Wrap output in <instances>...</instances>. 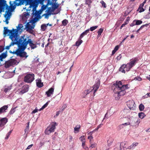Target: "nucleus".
<instances>
[{
    "label": "nucleus",
    "mask_w": 150,
    "mask_h": 150,
    "mask_svg": "<svg viewBox=\"0 0 150 150\" xmlns=\"http://www.w3.org/2000/svg\"><path fill=\"white\" fill-rule=\"evenodd\" d=\"M7 122V119L6 118H2L0 120V128L4 127Z\"/></svg>",
    "instance_id": "nucleus-15"
},
{
    "label": "nucleus",
    "mask_w": 150,
    "mask_h": 150,
    "mask_svg": "<svg viewBox=\"0 0 150 150\" xmlns=\"http://www.w3.org/2000/svg\"><path fill=\"white\" fill-rule=\"evenodd\" d=\"M48 4L50 5H52V8L53 9V10H55L56 9H57L59 6V5L57 3H53L52 2H50L48 1Z\"/></svg>",
    "instance_id": "nucleus-20"
},
{
    "label": "nucleus",
    "mask_w": 150,
    "mask_h": 150,
    "mask_svg": "<svg viewBox=\"0 0 150 150\" xmlns=\"http://www.w3.org/2000/svg\"><path fill=\"white\" fill-rule=\"evenodd\" d=\"M6 1L5 0H0V13L2 11H4L5 7H6V9L7 11H6L4 15V17H6L7 15L9 16L11 15V12L9 11V9L8 6L6 3Z\"/></svg>",
    "instance_id": "nucleus-3"
},
{
    "label": "nucleus",
    "mask_w": 150,
    "mask_h": 150,
    "mask_svg": "<svg viewBox=\"0 0 150 150\" xmlns=\"http://www.w3.org/2000/svg\"><path fill=\"white\" fill-rule=\"evenodd\" d=\"M139 9H140V10L139 11L140 13H141L142 12H143L144 11V9L143 8H141Z\"/></svg>",
    "instance_id": "nucleus-62"
},
{
    "label": "nucleus",
    "mask_w": 150,
    "mask_h": 150,
    "mask_svg": "<svg viewBox=\"0 0 150 150\" xmlns=\"http://www.w3.org/2000/svg\"><path fill=\"white\" fill-rule=\"evenodd\" d=\"M17 108V107H15L12 108L10 111L9 113L10 114H13L15 112L16 110V108Z\"/></svg>",
    "instance_id": "nucleus-35"
},
{
    "label": "nucleus",
    "mask_w": 150,
    "mask_h": 150,
    "mask_svg": "<svg viewBox=\"0 0 150 150\" xmlns=\"http://www.w3.org/2000/svg\"><path fill=\"white\" fill-rule=\"evenodd\" d=\"M54 11L53 10V9L51 7H49L47 9V13L48 14L50 15L51 14V12L53 11Z\"/></svg>",
    "instance_id": "nucleus-40"
},
{
    "label": "nucleus",
    "mask_w": 150,
    "mask_h": 150,
    "mask_svg": "<svg viewBox=\"0 0 150 150\" xmlns=\"http://www.w3.org/2000/svg\"><path fill=\"white\" fill-rule=\"evenodd\" d=\"M57 125V124L56 122H52L50 124V127H48L45 129V133L46 134L49 135L51 132H53L54 131V129L56 128V126Z\"/></svg>",
    "instance_id": "nucleus-8"
},
{
    "label": "nucleus",
    "mask_w": 150,
    "mask_h": 150,
    "mask_svg": "<svg viewBox=\"0 0 150 150\" xmlns=\"http://www.w3.org/2000/svg\"><path fill=\"white\" fill-rule=\"evenodd\" d=\"M49 23H47V24H43L42 25H41V29L42 30V31H45L46 28L47 27Z\"/></svg>",
    "instance_id": "nucleus-26"
},
{
    "label": "nucleus",
    "mask_w": 150,
    "mask_h": 150,
    "mask_svg": "<svg viewBox=\"0 0 150 150\" xmlns=\"http://www.w3.org/2000/svg\"><path fill=\"white\" fill-rule=\"evenodd\" d=\"M25 0H15L14 3L17 6H20L23 4Z\"/></svg>",
    "instance_id": "nucleus-19"
},
{
    "label": "nucleus",
    "mask_w": 150,
    "mask_h": 150,
    "mask_svg": "<svg viewBox=\"0 0 150 150\" xmlns=\"http://www.w3.org/2000/svg\"><path fill=\"white\" fill-rule=\"evenodd\" d=\"M8 108L7 105H4L0 108V114L2 113L6 112L5 110H7Z\"/></svg>",
    "instance_id": "nucleus-22"
},
{
    "label": "nucleus",
    "mask_w": 150,
    "mask_h": 150,
    "mask_svg": "<svg viewBox=\"0 0 150 150\" xmlns=\"http://www.w3.org/2000/svg\"><path fill=\"white\" fill-rule=\"evenodd\" d=\"M91 91H90L89 90H86L85 91H84V92H83V93L84 94H85L86 95H85V96H84V98H85L86 96L89 93L91 92Z\"/></svg>",
    "instance_id": "nucleus-46"
},
{
    "label": "nucleus",
    "mask_w": 150,
    "mask_h": 150,
    "mask_svg": "<svg viewBox=\"0 0 150 150\" xmlns=\"http://www.w3.org/2000/svg\"><path fill=\"white\" fill-rule=\"evenodd\" d=\"M37 86L38 88H41L43 86V83L41 82L40 79H38L36 80Z\"/></svg>",
    "instance_id": "nucleus-18"
},
{
    "label": "nucleus",
    "mask_w": 150,
    "mask_h": 150,
    "mask_svg": "<svg viewBox=\"0 0 150 150\" xmlns=\"http://www.w3.org/2000/svg\"><path fill=\"white\" fill-rule=\"evenodd\" d=\"M11 2L10 1V6H8V7L9 9L10 8L11 11H13L15 8L16 7L15 6L13 5V4H11ZM9 11H10V10Z\"/></svg>",
    "instance_id": "nucleus-37"
},
{
    "label": "nucleus",
    "mask_w": 150,
    "mask_h": 150,
    "mask_svg": "<svg viewBox=\"0 0 150 150\" xmlns=\"http://www.w3.org/2000/svg\"><path fill=\"white\" fill-rule=\"evenodd\" d=\"M138 144V143L134 142L131 145L129 146L128 149H134L135 146H137Z\"/></svg>",
    "instance_id": "nucleus-24"
},
{
    "label": "nucleus",
    "mask_w": 150,
    "mask_h": 150,
    "mask_svg": "<svg viewBox=\"0 0 150 150\" xmlns=\"http://www.w3.org/2000/svg\"><path fill=\"white\" fill-rule=\"evenodd\" d=\"M134 21L135 22V24L137 25H139L142 23V21L138 20H135Z\"/></svg>",
    "instance_id": "nucleus-36"
},
{
    "label": "nucleus",
    "mask_w": 150,
    "mask_h": 150,
    "mask_svg": "<svg viewBox=\"0 0 150 150\" xmlns=\"http://www.w3.org/2000/svg\"><path fill=\"white\" fill-rule=\"evenodd\" d=\"M40 18V17L39 15H38V16H37L35 17L32 20V22L33 23H35Z\"/></svg>",
    "instance_id": "nucleus-29"
},
{
    "label": "nucleus",
    "mask_w": 150,
    "mask_h": 150,
    "mask_svg": "<svg viewBox=\"0 0 150 150\" xmlns=\"http://www.w3.org/2000/svg\"><path fill=\"white\" fill-rule=\"evenodd\" d=\"M29 89V86L28 85H24L23 87L22 90L20 91L21 93L23 94L27 92Z\"/></svg>",
    "instance_id": "nucleus-17"
},
{
    "label": "nucleus",
    "mask_w": 150,
    "mask_h": 150,
    "mask_svg": "<svg viewBox=\"0 0 150 150\" xmlns=\"http://www.w3.org/2000/svg\"><path fill=\"white\" fill-rule=\"evenodd\" d=\"M128 23H127V22H125V23H123V24L120 27V29H122V28H123V27L125 26V25H127V24Z\"/></svg>",
    "instance_id": "nucleus-52"
},
{
    "label": "nucleus",
    "mask_w": 150,
    "mask_h": 150,
    "mask_svg": "<svg viewBox=\"0 0 150 150\" xmlns=\"http://www.w3.org/2000/svg\"><path fill=\"white\" fill-rule=\"evenodd\" d=\"M89 29L85 30L81 34L79 37V38L81 39L84 36L87 35V34L89 33Z\"/></svg>",
    "instance_id": "nucleus-23"
},
{
    "label": "nucleus",
    "mask_w": 150,
    "mask_h": 150,
    "mask_svg": "<svg viewBox=\"0 0 150 150\" xmlns=\"http://www.w3.org/2000/svg\"><path fill=\"white\" fill-rule=\"evenodd\" d=\"M119 47V45H117L115 47L114 50H115V51H117L118 50Z\"/></svg>",
    "instance_id": "nucleus-61"
},
{
    "label": "nucleus",
    "mask_w": 150,
    "mask_h": 150,
    "mask_svg": "<svg viewBox=\"0 0 150 150\" xmlns=\"http://www.w3.org/2000/svg\"><path fill=\"white\" fill-rule=\"evenodd\" d=\"M10 15H11L9 16H8V15H7V16H6V24H8V23L9 22L7 21V18H8V17H9L10 16Z\"/></svg>",
    "instance_id": "nucleus-55"
},
{
    "label": "nucleus",
    "mask_w": 150,
    "mask_h": 150,
    "mask_svg": "<svg viewBox=\"0 0 150 150\" xmlns=\"http://www.w3.org/2000/svg\"><path fill=\"white\" fill-rule=\"evenodd\" d=\"M92 3L91 0H85V4L88 5V7H90L91 4Z\"/></svg>",
    "instance_id": "nucleus-39"
},
{
    "label": "nucleus",
    "mask_w": 150,
    "mask_h": 150,
    "mask_svg": "<svg viewBox=\"0 0 150 150\" xmlns=\"http://www.w3.org/2000/svg\"><path fill=\"white\" fill-rule=\"evenodd\" d=\"M128 86V84L123 85L120 81H117L113 83L112 89L114 93V96L116 100H119L120 96L125 95L126 92L125 90L129 88Z\"/></svg>",
    "instance_id": "nucleus-1"
},
{
    "label": "nucleus",
    "mask_w": 150,
    "mask_h": 150,
    "mask_svg": "<svg viewBox=\"0 0 150 150\" xmlns=\"http://www.w3.org/2000/svg\"><path fill=\"white\" fill-rule=\"evenodd\" d=\"M93 138V137L92 136H89L88 137V139H90V142L91 141V140Z\"/></svg>",
    "instance_id": "nucleus-60"
},
{
    "label": "nucleus",
    "mask_w": 150,
    "mask_h": 150,
    "mask_svg": "<svg viewBox=\"0 0 150 150\" xmlns=\"http://www.w3.org/2000/svg\"><path fill=\"white\" fill-rule=\"evenodd\" d=\"M127 104L128 105H129V108H132L133 107L134 104V103L133 100L129 101L127 102Z\"/></svg>",
    "instance_id": "nucleus-31"
},
{
    "label": "nucleus",
    "mask_w": 150,
    "mask_h": 150,
    "mask_svg": "<svg viewBox=\"0 0 150 150\" xmlns=\"http://www.w3.org/2000/svg\"><path fill=\"white\" fill-rule=\"evenodd\" d=\"M4 49V47L3 46H0V53L2 52Z\"/></svg>",
    "instance_id": "nucleus-51"
},
{
    "label": "nucleus",
    "mask_w": 150,
    "mask_h": 150,
    "mask_svg": "<svg viewBox=\"0 0 150 150\" xmlns=\"http://www.w3.org/2000/svg\"><path fill=\"white\" fill-rule=\"evenodd\" d=\"M54 91V88H50L46 92L48 97L50 96L51 95L53 94Z\"/></svg>",
    "instance_id": "nucleus-21"
},
{
    "label": "nucleus",
    "mask_w": 150,
    "mask_h": 150,
    "mask_svg": "<svg viewBox=\"0 0 150 150\" xmlns=\"http://www.w3.org/2000/svg\"><path fill=\"white\" fill-rule=\"evenodd\" d=\"M148 25V24H146L145 25H142V26H141V27H140V28L138 29L137 31V32H138L139 31V30H140L142 29L143 28H144L145 26H146V25Z\"/></svg>",
    "instance_id": "nucleus-48"
},
{
    "label": "nucleus",
    "mask_w": 150,
    "mask_h": 150,
    "mask_svg": "<svg viewBox=\"0 0 150 150\" xmlns=\"http://www.w3.org/2000/svg\"><path fill=\"white\" fill-rule=\"evenodd\" d=\"M139 59L137 57L133 58L129 62L126 64H123L120 67L119 70L121 72L125 73L126 71H129L138 62Z\"/></svg>",
    "instance_id": "nucleus-2"
},
{
    "label": "nucleus",
    "mask_w": 150,
    "mask_h": 150,
    "mask_svg": "<svg viewBox=\"0 0 150 150\" xmlns=\"http://www.w3.org/2000/svg\"><path fill=\"white\" fill-rule=\"evenodd\" d=\"M134 80H137L139 81H141L142 80V79L139 76H138L135 77L134 79Z\"/></svg>",
    "instance_id": "nucleus-43"
},
{
    "label": "nucleus",
    "mask_w": 150,
    "mask_h": 150,
    "mask_svg": "<svg viewBox=\"0 0 150 150\" xmlns=\"http://www.w3.org/2000/svg\"><path fill=\"white\" fill-rule=\"evenodd\" d=\"M140 122V120L139 119H138L137 120L136 119L134 120L131 123V125L132 126L136 127L138 126Z\"/></svg>",
    "instance_id": "nucleus-16"
},
{
    "label": "nucleus",
    "mask_w": 150,
    "mask_h": 150,
    "mask_svg": "<svg viewBox=\"0 0 150 150\" xmlns=\"http://www.w3.org/2000/svg\"><path fill=\"white\" fill-rule=\"evenodd\" d=\"M98 25H96L94 26L91 27H90L89 30H90V31H92L94 30H95L96 29V28H97L98 27Z\"/></svg>",
    "instance_id": "nucleus-42"
},
{
    "label": "nucleus",
    "mask_w": 150,
    "mask_h": 150,
    "mask_svg": "<svg viewBox=\"0 0 150 150\" xmlns=\"http://www.w3.org/2000/svg\"><path fill=\"white\" fill-rule=\"evenodd\" d=\"M12 86H10L7 87H5V88H4V91L5 93H7V92L9 91L12 88Z\"/></svg>",
    "instance_id": "nucleus-30"
},
{
    "label": "nucleus",
    "mask_w": 150,
    "mask_h": 150,
    "mask_svg": "<svg viewBox=\"0 0 150 150\" xmlns=\"http://www.w3.org/2000/svg\"><path fill=\"white\" fill-rule=\"evenodd\" d=\"M144 3H142L139 6V7L138 8V9H139L141 8H142L144 6Z\"/></svg>",
    "instance_id": "nucleus-59"
},
{
    "label": "nucleus",
    "mask_w": 150,
    "mask_h": 150,
    "mask_svg": "<svg viewBox=\"0 0 150 150\" xmlns=\"http://www.w3.org/2000/svg\"><path fill=\"white\" fill-rule=\"evenodd\" d=\"M4 34L6 35L8 33H9V35H10V38L13 41V38L16 37L17 35V33H16V31H15L14 29H13L12 30H10L7 29L6 27H4Z\"/></svg>",
    "instance_id": "nucleus-7"
},
{
    "label": "nucleus",
    "mask_w": 150,
    "mask_h": 150,
    "mask_svg": "<svg viewBox=\"0 0 150 150\" xmlns=\"http://www.w3.org/2000/svg\"><path fill=\"white\" fill-rule=\"evenodd\" d=\"M100 81H98L96 84H95L93 86V90H94L93 95H95V93L98 89L100 85Z\"/></svg>",
    "instance_id": "nucleus-14"
},
{
    "label": "nucleus",
    "mask_w": 150,
    "mask_h": 150,
    "mask_svg": "<svg viewBox=\"0 0 150 150\" xmlns=\"http://www.w3.org/2000/svg\"><path fill=\"white\" fill-rule=\"evenodd\" d=\"M7 51H6L5 52L2 53L1 55H0V58L2 59L3 60V59L5 58L7 56Z\"/></svg>",
    "instance_id": "nucleus-25"
},
{
    "label": "nucleus",
    "mask_w": 150,
    "mask_h": 150,
    "mask_svg": "<svg viewBox=\"0 0 150 150\" xmlns=\"http://www.w3.org/2000/svg\"><path fill=\"white\" fill-rule=\"evenodd\" d=\"M102 125V124H100V125H98L96 128L94 130V131L95 130H97L101 126V125Z\"/></svg>",
    "instance_id": "nucleus-56"
},
{
    "label": "nucleus",
    "mask_w": 150,
    "mask_h": 150,
    "mask_svg": "<svg viewBox=\"0 0 150 150\" xmlns=\"http://www.w3.org/2000/svg\"><path fill=\"white\" fill-rule=\"evenodd\" d=\"M12 130L8 132L6 134V136L5 137V138L6 139H7L9 137L11 133Z\"/></svg>",
    "instance_id": "nucleus-45"
},
{
    "label": "nucleus",
    "mask_w": 150,
    "mask_h": 150,
    "mask_svg": "<svg viewBox=\"0 0 150 150\" xmlns=\"http://www.w3.org/2000/svg\"><path fill=\"white\" fill-rule=\"evenodd\" d=\"M28 37H25V36H23V42L24 45V48H26L28 44H29V45L32 49H33L37 47V44L33 43V41L31 39H28Z\"/></svg>",
    "instance_id": "nucleus-6"
},
{
    "label": "nucleus",
    "mask_w": 150,
    "mask_h": 150,
    "mask_svg": "<svg viewBox=\"0 0 150 150\" xmlns=\"http://www.w3.org/2000/svg\"><path fill=\"white\" fill-rule=\"evenodd\" d=\"M103 28H100L98 31V33H99V34H101L103 33Z\"/></svg>",
    "instance_id": "nucleus-50"
},
{
    "label": "nucleus",
    "mask_w": 150,
    "mask_h": 150,
    "mask_svg": "<svg viewBox=\"0 0 150 150\" xmlns=\"http://www.w3.org/2000/svg\"><path fill=\"white\" fill-rule=\"evenodd\" d=\"M81 126L79 125H77L74 128V132H78L79 131V129Z\"/></svg>",
    "instance_id": "nucleus-27"
},
{
    "label": "nucleus",
    "mask_w": 150,
    "mask_h": 150,
    "mask_svg": "<svg viewBox=\"0 0 150 150\" xmlns=\"http://www.w3.org/2000/svg\"><path fill=\"white\" fill-rule=\"evenodd\" d=\"M23 27V26L22 25V24H18V27H17V29H14V30H15V31H16V33H17L18 31L19 30H20Z\"/></svg>",
    "instance_id": "nucleus-34"
},
{
    "label": "nucleus",
    "mask_w": 150,
    "mask_h": 150,
    "mask_svg": "<svg viewBox=\"0 0 150 150\" xmlns=\"http://www.w3.org/2000/svg\"><path fill=\"white\" fill-rule=\"evenodd\" d=\"M97 144L96 143H94L93 144H92L91 146H89V148H91V149L95 148Z\"/></svg>",
    "instance_id": "nucleus-49"
},
{
    "label": "nucleus",
    "mask_w": 150,
    "mask_h": 150,
    "mask_svg": "<svg viewBox=\"0 0 150 150\" xmlns=\"http://www.w3.org/2000/svg\"><path fill=\"white\" fill-rule=\"evenodd\" d=\"M27 53L25 52L24 51L22 52L20 57H25V58L28 57V55H26Z\"/></svg>",
    "instance_id": "nucleus-28"
},
{
    "label": "nucleus",
    "mask_w": 150,
    "mask_h": 150,
    "mask_svg": "<svg viewBox=\"0 0 150 150\" xmlns=\"http://www.w3.org/2000/svg\"><path fill=\"white\" fill-rule=\"evenodd\" d=\"M69 142H71L72 141V139H73V137H72V136H69Z\"/></svg>",
    "instance_id": "nucleus-64"
},
{
    "label": "nucleus",
    "mask_w": 150,
    "mask_h": 150,
    "mask_svg": "<svg viewBox=\"0 0 150 150\" xmlns=\"http://www.w3.org/2000/svg\"><path fill=\"white\" fill-rule=\"evenodd\" d=\"M35 79V75L33 74H27L24 77V81L28 83H30Z\"/></svg>",
    "instance_id": "nucleus-9"
},
{
    "label": "nucleus",
    "mask_w": 150,
    "mask_h": 150,
    "mask_svg": "<svg viewBox=\"0 0 150 150\" xmlns=\"http://www.w3.org/2000/svg\"><path fill=\"white\" fill-rule=\"evenodd\" d=\"M28 5H29V7L26 9L27 12L24 13V15L25 16H27L30 15V11L31 10V8H33L32 11H33V13H34V11L36 10V4L33 1H32V0H27L25 6H27Z\"/></svg>",
    "instance_id": "nucleus-5"
},
{
    "label": "nucleus",
    "mask_w": 150,
    "mask_h": 150,
    "mask_svg": "<svg viewBox=\"0 0 150 150\" xmlns=\"http://www.w3.org/2000/svg\"><path fill=\"white\" fill-rule=\"evenodd\" d=\"M6 1L5 0H0V13L2 11H4L5 7H6V9L7 11H6L4 15V17H6L7 15L9 16L11 15V12L9 11V9L8 6L6 3Z\"/></svg>",
    "instance_id": "nucleus-4"
},
{
    "label": "nucleus",
    "mask_w": 150,
    "mask_h": 150,
    "mask_svg": "<svg viewBox=\"0 0 150 150\" xmlns=\"http://www.w3.org/2000/svg\"><path fill=\"white\" fill-rule=\"evenodd\" d=\"M68 23V21L67 20L65 19L64 20L62 21V25L65 26L67 25Z\"/></svg>",
    "instance_id": "nucleus-38"
},
{
    "label": "nucleus",
    "mask_w": 150,
    "mask_h": 150,
    "mask_svg": "<svg viewBox=\"0 0 150 150\" xmlns=\"http://www.w3.org/2000/svg\"><path fill=\"white\" fill-rule=\"evenodd\" d=\"M83 41L81 40V39H79L78 41L76 42V45L77 46H79L83 42Z\"/></svg>",
    "instance_id": "nucleus-32"
},
{
    "label": "nucleus",
    "mask_w": 150,
    "mask_h": 150,
    "mask_svg": "<svg viewBox=\"0 0 150 150\" xmlns=\"http://www.w3.org/2000/svg\"><path fill=\"white\" fill-rule=\"evenodd\" d=\"M17 61L14 59H11L9 60L6 61L5 67L6 68H8L10 66H13L16 64Z\"/></svg>",
    "instance_id": "nucleus-11"
},
{
    "label": "nucleus",
    "mask_w": 150,
    "mask_h": 150,
    "mask_svg": "<svg viewBox=\"0 0 150 150\" xmlns=\"http://www.w3.org/2000/svg\"><path fill=\"white\" fill-rule=\"evenodd\" d=\"M80 140L82 142H83L85 141V139L84 136H82L79 138Z\"/></svg>",
    "instance_id": "nucleus-44"
},
{
    "label": "nucleus",
    "mask_w": 150,
    "mask_h": 150,
    "mask_svg": "<svg viewBox=\"0 0 150 150\" xmlns=\"http://www.w3.org/2000/svg\"><path fill=\"white\" fill-rule=\"evenodd\" d=\"M13 38H14L15 39L14 40V41H15V42H11L9 45L10 47L12 46L13 45H14L16 44L18 45V42H19L20 40V42H22L23 41V36H21V38L19 39L18 40V39L17 38V35L16 36V37Z\"/></svg>",
    "instance_id": "nucleus-12"
},
{
    "label": "nucleus",
    "mask_w": 150,
    "mask_h": 150,
    "mask_svg": "<svg viewBox=\"0 0 150 150\" xmlns=\"http://www.w3.org/2000/svg\"><path fill=\"white\" fill-rule=\"evenodd\" d=\"M47 106L46 105L44 104L42 107L40 109V110H42L45 108Z\"/></svg>",
    "instance_id": "nucleus-58"
},
{
    "label": "nucleus",
    "mask_w": 150,
    "mask_h": 150,
    "mask_svg": "<svg viewBox=\"0 0 150 150\" xmlns=\"http://www.w3.org/2000/svg\"><path fill=\"white\" fill-rule=\"evenodd\" d=\"M33 144H31V145H29L27 147V148H26V149H30L32 146H33Z\"/></svg>",
    "instance_id": "nucleus-53"
},
{
    "label": "nucleus",
    "mask_w": 150,
    "mask_h": 150,
    "mask_svg": "<svg viewBox=\"0 0 150 150\" xmlns=\"http://www.w3.org/2000/svg\"><path fill=\"white\" fill-rule=\"evenodd\" d=\"M128 143L126 141H124L121 142L120 144V149H122V147L124 149H128L129 146H128Z\"/></svg>",
    "instance_id": "nucleus-13"
},
{
    "label": "nucleus",
    "mask_w": 150,
    "mask_h": 150,
    "mask_svg": "<svg viewBox=\"0 0 150 150\" xmlns=\"http://www.w3.org/2000/svg\"><path fill=\"white\" fill-rule=\"evenodd\" d=\"M66 107V104H64V105L62 107V108H63V109H62V111H63Z\"/></svg>",
    "instance_id": "nucleus-63"
},
{
    "label": "nucleus",
    "mask_w": 150,
    "mask_h": 150,
    "mask_svg": "<svg viewBox=\"0 0 150 150\" xmlns=\"http://www.w3.org/2000/svg\"><path fill=\"white\" fill-rule=\"evenodd\" d=\"M122 55L121 54H120L119 56L117 57V59L118 60H120L122 58Z\"/></svg>",
    "instance_id": "nucleus-57"
},
{
    "label": "nucleus",
    "mask_w": 150,
    "mask_h": 150,
    "mask_svg": "<svg viewBox=\"0 0 150 150\" xmlns=\"http://www.w3.org/2000/svg\"><path fill=\"white\" fill-rule=\"evenodd\" d=\"M135 21H134V20L133 22L130 24V26L133 27V26L136 25L135 23Z\"/></svg>",
    "instance_id": "nucleus-54"
},
{
    "label": "nucleus",
    "mask_w": 150,
    "mask_h": 150,
    "mask_svg": "<svg viewBox=\"0 0 150 150\" xmlns=\"http://www.w3.org/2000/svg\"><path fill=\"white\" fill-rule=\"evenodd\" d=\"M144 108V106L142 104H141L139 106V109L140 111H143Z\"/></svg>",
    "instance_id": "nucleus-41"
},
{
    "label": "nucleus",
    "mask_w": 150,
    "mask_h": 150,
    "mask_svg": "<svg viewBox=\"0 0 150 150\" xmlns=\"http://www.w3.org/2000/svg\"><path fill=\"white\" fill-rule=\"evenodd\" d=\"M100 3H101L103 6L105 8H106V4L103 0L101 1L100 2Z\"/></svg>",
    "instance_id": "nucleus-47"
},
{
    "label": "nucleus",
    "mask_w": 150,
    "mask_h": 150,
    "mask_svg": "<svg viewBox=\"0 0 150 150\" xmlns=\"http://www.w3.org/2000/svg\"><path fill=\"white\" fill-rule=\"evenodd\" d=\"M24 45L22 42H21L20 40L18 42V49H17L14 53H15V54L17 56L18 55L20 56L21 54V53L22 52L24 51L26 48H25L24 47Z\"/></svg>",
    "instance_id": "nucleus-10"
},
{
    "label": "nucleus",
    "mask_w": 150,
    "mask_h": 150,
    "mask_svg": "<svg viewBox=\"0 0 150 150\" xmlns=\"http://www.w3.org/2000/svg\"><path fill=\"white\" fill-rule=\"evenodd\" d=\"M138 116L141 119H142L144 117L146 116V115H145L144 113L141 112L139 113Z\"/></svg>",
    "instance_id": "nucleus-33"
}]
</instances>
